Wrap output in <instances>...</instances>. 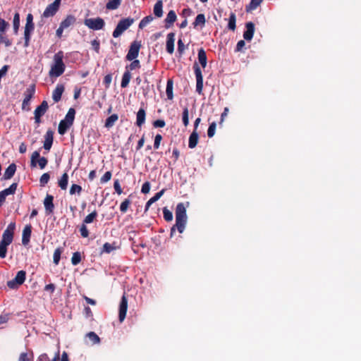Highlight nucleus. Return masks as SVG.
Masks as SVG:
<instances>
[{
	"mask_svg": "<svg viewBox=\"0 0 361 361\" xmlns=\"http://www.w3.org/2000/svg\"><path fill=\"white\" fill-rule=\"evenodd\" d=\"M116 246L114 244L109 243H105L103 245L102 252L106 253H110L113 250H116Z\"/></svg>",
	"mask_w": 361,
	"mask_h": 361,
	"instance_id": "864d4df0",
	"label": "nucleus"
},
{
	"mask_svg": "<svg viewBox=\"0 0 361 361\" xmlns=\"http://www.w3.org/2000/svg\"><path fill=\"white\" fill-rule=\"evenodd\" d=\"M75 22H76V18L74 16L68 15L66 17V18L61 22L60 25L63 28L67 29L70 26L73 25L75 23Z\"/></svg>",
	"mask_w": 361,
	"mask_h": 361,
	"instance_id": "5701e85b",
	"label": "nucleus"
},
{
	"mask_svg": "<svg viewBox=\"0 0 361 361\" xmlns=\"http://www.w3.org/2000/svg\"><path fill=\"white\" fill-rule=\"evenodd\" d=\"M97 216V212L96 210H94L92 212L89 214L85 218L83 219L82 224H87L94 221V220Z\"/></svg>",
	"mask_w": 361,
	"mask_h": 361,
	"instance_id": "a19ab883",
	"label": "nucleus"
},
{
	"mask_svg": "<svg viewBox=\"0 0 361 361\" xmlns=\"http://www.w3.org/2000/svg\"><path fill=\"white\" fill-rule=\"evenodd\" d=\"M18 187L17 183H13L8 188L3 190V192L6 195L15 194Z\"/></svg>",
	"mask_w": 361,
	"mask_h": 361,
	"instance_id": "37998d69",
	"label": "nucleus"
},
{
	"mask_svg": "<svg viewBox=\"0 0 361 361\" xmlns=\"http://www.w3.org/2000/svg\"><path fill=\"white\" fill-rule=\"evenodd\" d=\"M135 19L132 18H126L121 19L117 24L113 32V37L117 38L121 36L126 30H128L134 23Z\"/></svg>",
	"mask_w": 361,
	"mask_h": 361,
	"instance_id": "7ed1b4c3",
	"label": "nucleus"
},
{
	"mask_svg": "<svg viewBox=\"0 0 361 361\" xmlns=\"http://www.w3.org/2000/svg\"><path fill=\"white\" fill-rule=\"evenodd\" d=\"M164 190L157 192L152 197H151L146 203L145 211H147L152 204L157 202L164 194Z\"/></svg>",
	"mask_w": 361,
	"mask_h": 361,
	"instance_id": "c85d7f7f",
	"label": "nucleus"
},
{
	"mask_svg": "<svg viewBox=\"0 0 361 361\" xmlns=\"http://www.w3.org/2000/svg\"><path fill=\"white\" fill-rule=\"evenodd\" d=\"M35 30V24H25L24 27V47H27L30 45L31 35Z\"/></svg>",
	"mask_w": 361,
	"mask_h": 361,
	"instance_id": "4468645a",
	"label": "nucleus"
},
{
	"mask_svg": "<svg viewBox=\"0 0 361 361\" xmlns=\"http://www.w3.org/2000/svg\"><path fill=\"white\" fill-rule=\"evenodd\" d=\"M25 271L20 270L17 272L16 277L13 280L8 281L7 282V286L11 289L18 288L19 286L22 285L25 282Z\"/></svg>",
	"mask_w": 361,
	"mask_h": 361,
	"instance_id": "6e6552de",
	"label": "nucleus"
},
{
	"mask_svg": "<svg viewBox=\"0 0 361 361\" xmlns=\"http://www.w3.org/2000/svg\"><path fill=\"white\" fill-rule=\"evenodd\" d=\"M59 7L60 6L54 2L49 4L44 11L42 18H48L54 16L58 12Z\"/></svg>",
	"mask_w": 361,
	"mask_h": 361,
	"instance_id": "f8f14e48",
	"label": "nucleus"
},
{
	"mask_svg": "<svg viewBox=\"0 0 361 361\" xmlns=\"http://www.w3.org/2000/svg\"><path fill=\"white\" fill-rule=\"evenodd\" d=\"M122 0H110L106 4V8L108 10H116L121 4Z\"/></svg>",
	"mask_w": 361,
	"mask_h": 361,
	"instance_id": "e433bc0d",
	"label": "nucleus"
},
{
	"mask_svg": "<svg viewBox=\"0 0 361 361\" xmlns=\"http://www.w3.org/2000/svg\"><path fill=\"white\" fill-rule=\"evenodd\" d=\"M15 230L16 223L11 222L4 231L1 241L10 245L13 242Z\"/></svg>",
	"mask_w": 361,
	"mask_h": 361,
	"instance_id": "1a4fd4ad",
	"label": "nucleus"
},
{
	"mask_svg": "<svg viewBox=\"0 0 361 361\" xmlns=\"http://www.w3.org/2000/svg\"><path fill=\"white\" fill-rule=\"evenodd\" d=\"M149 190H150V183H149V182L147 181L142 184V188H141V192L143 194H147L149 192Z\"/></svg>",
	"mask_w": 361,
	"mask_h": 361,
	"instance_id": "338daca9",
	"label": "nucleus"
},
{
	"mask_svg": "<svg viewBox=\"0 0 361 361\" xmlns=\"http://www.w3.org/2000/svg\"><path fill=\"white\" fill-rule=\"evenodd\" d=\"M245 27L243 38L247 41H251L255 33V24L252 22H248L245 24Z\"/></svg>",
	"mask_w": 361,
	"mask_h": 361,
	"instance_id": "a211bd4d",
	"label": "nucleus"
},
{
	"mask_svg": "<svg viewBox=\"0 0 361 361\" xmlns=\"http://www.w3.org/2000/svg\"><path fill=\"white\" fill-rule=\"evenodd\" d=\"M54 197L51 195L47 194L44 200V206L45 209V213L47 215L53 214L54 210Z\"/></svg>",
	"mask_w": 361,
	"mask_h": 361,
	"instance_id": "2eb2a0df",
	"label": "nucleus"
},
{
	"mask_svg": "<svg viewBox=\"0 0 361 361\" xmlns=\"http://www.w3.org/2000/svg\"><path fill=\"white\" fill-rule=\"evenodd\" d=\"M48 160L44 157H40L39 151H35L32 152L30 158V166L35 168L38 164L39 168L43 169L47 165Z\"/></svg>",
	"mask_w": 361,
	"mask_h": 361,
	"instance_id": "20e7f679",
	"label": "nucleus"
},
{
	"mask_svg": "<svg viewBox=\"0 0 361 361\" xmlns=\"http://www.w3.org/2000/svg\"><path fill=\"white\" fill-rule=\"evenodd\" d=\"M111 80H112L111 74H107L106 75L104 76L103 82H104L106 88L109 87Z\"/></svg>",
	"mask_w": 361,
	"mask_h": 361,
	"instance_id": "0e129e2a",
	"label": "nucleus"
},
{
	"mask_svg": "<svg viewBox=\"0 0 361 361\" xmlns=\"http://www.w3.org/2000/svg\"><path fill=\"white\" fill-rule=\"evenodd\" d=\"M263 0H251L249 5L247 6V11L256 9Z\"/></svg>",
	"mask_w": 361,
	"mask_h": 361,
	"instance_id": "8fccbe9b",
	"label": "nucleus"
},
{
	"mask_svg": "<svg viewBox=\"0 0 361 361\" xmlns=\"http://www.w3.org/2000/svg\"><path fill=\"white\" fill-rule=\"evenodd\" d=\"M93 49L98 54L100 49V42L98 39H94L91 42Z\"/></svg>",
	"mask_w": 361,
	"mask_h": 361,
	"instance_id": "69168bd1",
	"label": "nucleus"
},
{
	"mask_svg": "<svg viewBox=\"0 0 361 361\" xmlns=\"http://www.w3.org/2000/svg\"><path fill=\"white\" fill-rule=\"evenodd\" d=\"M112 173L111 171H106L103 176L100 178V183L102 184L106 183L109 181L111 178Z\"/></svg>",
	"mask_w": 361,
	"mask_h": 361,
	"instance_id": "13d9d810",
	"label": "nucleus"
},
{
	"mask_svg": "<svg viewBox=\"0 0 361 361\" xmlns=\"http://www.w3.org/2000/svg\"><path fill=\"white\" fill-rule=\"evenodd\" d=\"M32 225L27 224L25 226L22 233V244L25 246L27 245L30 240L32 233Z\"/></svg>",
	"mask_w": 361,
	"mask_h": 361,
	"instance_id": "dca6fc26",
	"label": "nucleus"
},
{
	"mask_svg": "<svg viewBox=\"0 0 361 361\" xmlns=\"http://www.w3.org/2000/svg\"><path fill=\"white\" fill-rule=\"evenodd\" d=\"M75 110L73 108H70L63 120L68 121V123L73 124V121L75 119Z\"/></svg>",
	"mask_w": 361,
	"mask_h": 361,
	"instance_id": "ea45409f",
	"label": "nucleus"
},
{
	"mask_svg": "<svg viewBox=\"0 0 361 361\" xmlns=\"http://www.w3.org/2000/svg\"><path fill=\"white\" fill-rule=\"evenodd\" d=\"M84 24L93 30H102L105 25L104 20L100 17L96 18H86L84 20Z\"/></svg>",
	"mask_w": 361,
	"mask_h": 361,
	"instance_id": "0eeeda50",
	"label": "nucleus"
},
{
	"mask_svg": "<svg viewBox=\"0 0 361 361\" xmlns=\"http://www.w3.org/2000/svg\"><path fill=\"white\" fill-rule=\"evenodd\" d=\"M16 171V165L13 163L11 164L5 170L4 173L2 177V180H9L11 179L15 174Z\"/></svg>",
	"mask_w": 361,
	"mask_h": 361,
	"instance_id": "4be33fe9",
	"label": "nucleus"
},
{
	"mask_svg": "<svg viewBox=\"0 0 361 361\" xmlns=\"http://www.w3.org/2000/svg\"><path fill=\"white\" fill-rule=\"evenodd\" d=\"M185 49V46L183 40L181 39H179L178 40V52L180 56H181L183 54Z\"/></svg>",
	"mask_w": 361,
	"mask_h": 361,
	"instance_id": "bf43d9fd",
	"label": "nucleus"
},
{
	"mask_svg": "<svg viewBox=\"0 0 361 361\" xmlns=\"http://www.w3.org/2000/svg\"><path fill=\"white\" fill-rule=\"evenodd\" d=\"M193 68L196 78V91L200 94L203 89V76L202 71L197 63H194Z\"/></svg>",
	"mask_w": 361,
	"mask_h": 361,
	"instance_id": "9b49d317",
	"label": "nucleus"
},
{
	"mask_svg": "<svg viewBox=\"0 0 361 361\" xmlns=\"http://www.w3.org/2000/svg\"><path fill=\"white\" fill-rule=\"evenodd\" d=\"M73 124L65 120H61L59 124L58 132L60 135H64Z\"/></svg>",
	"mask_w": 361,
	"mask_h": 361,
	"instance_id": "393cba45",
	"label": "nucleus"
},
{
	"mask_svg": "<svg viewBox=\"0 0 361 361\" xmlns=\"http://www.w3.org/2000/svg\"><path fill=\"white\" fill-rule=\"evenodd\" d=\"M81 262V253L80 252H75L73 254L71 258V263L73 265H78Z\"/></svg>",
	"mask_w": 361,
	"mask_h": 361,
	"instance_id": "09e8293b",
	"label": "nucleus"
},
{
	"mask_svg": "<svg viewBox=\"0 0 361 361\" xmlns=\"http://www.w3.org/2000/svg\"><path fill=\"white\" fill-rule=\"evenodd\" d=\"M82 190V188L80 185H77V184H73L71 186L69 193L71 195H75V194H77L78 195H80Z\"/></svg>",
	"mask_w": 361,
	"mask_h": 361,
	"instance_id": "a18cd8bd",
	"label": "nucleus"
},
{
	"mask_svg": "<svg viewBox=\"0 0 361 361\" xmlns=\"http://www.w3.org/2000/svg\"><path fill=\"white\" fill-rule=\"evenodd\" d=\"M131 79V74L130 72L128 71H125L123 73V75L122 76V80L121 82V87L122 88H126L128 86L130 80Z\"/></svg>",
	"mask_w": 361,
	"mask_h": 361,
	"instance_id": "7c9ffc66",
	"label": "nucleus"
},
{
	"mask_svg": "<svg viewBox=\"0 0 361 361\" xmlns=\"http://www.w3.org/2000/svg\"><path fill=\"white\" fill-rule=\"evenodd\" d=\"M9 244L0 241V258H5Z\"/></svg>",
	"mask_w": 361,
	"mask_h": 361,
	"instance_id": "3c124183",
	"label": "nucleus"
},
{
	"mask_svg": "<svg viewBox=\"0 0 361 361\" xmlns=\"http://www.w3.org/2000/svg\"><path fill=\"white\" fill-rule=\"evenodd\" d=\"M173 80L171 79H169L167 80V83H166V93L167 95V98L170 100L173 99Z\"/></svg>",
	"mask_w": 361,
	"mask_h": 361,
	"instance_id": "72a5a7b5",
	"label": "nucleus"
},
{
	"mask_svg": "<svg viewBox=\"0 0 361 361\" xmlns=\"http://www.w3.org/2000/svg\"><path fill=\"white\" fill-rule=\"evenodd\" d=\"M146 112L142 108H140L137 113L136 125L141 127L145 122Z\"/></svg>",
	"mask_w": 361,
	"mask_h": 361,
	"instance_id": "b1692460",
	"label": "nucleus"
},
{
	"mask_svg": "<svg viewBox=\"0 0 361 361\" xmlns=\"http://www.w3.org/2000/svg\"><path fill=\"white\" fill-rule=\"evenodd\" d=\"M141 47H142L141 41H137V40L133 41L130 45L129 50L126 56V59L127 61H133V60L137 59Z\"/></svg>",
	"mask_w": 361,
	"mask_h": 361,
	"instance_id": "39448f33",
	"label": "nucleus"
},
{
	"mask_svg": "<svg viewBox=\"0 0 361 361\" xmlns=\"http://www.w3.org/2000/svg\"><path fill=\"white\" fill-rule=\"evenodd\" d=\"M198 61L203 68L206 67L207 63V58L206 51L203 48H200L198 50Z\"/></svg>",
	"mask_w": 361,
	"mask_h": 361,
	"instance_id": "cd10ccee",
	"label": "nucleus"
},
{
	"mask_svg": "<svg viewBox=\"0 0 361 361\" xmlns=\"http://www.w3.org/2000/svg\"><path fill=\"white\" fill-rule=\"evenodd\" d=\"M182 121L185 127L189 124V111L188 107H185L182 114Z\"/></svg>",
	"mask_w": 361,
	"mask_h": 361,
	"instance_id": "de8ad7c7",
	"label": "nucleus"
},
{
	"mask_svg": "<svg viewBox=\"0 0 361 361\" xmlns=\"http://www.w3.org/2000/svg\"><path fill=\"white\" fill-rule=\"evenodd\" d=\"M54 140V132L51 130H48L44 135V141L43 147L45 150L49 152L51 148Z\"/></svg>",
	"mask_w": 361,
	"mask_h": 361,
	"instance_id": "f3484780",
	"label": "nucleus"
},
{
	"mask_svg": "<svg viewBox=\"0 0 361 361\" xmlns=\"http://www.w3.org/2000/svg\"><path fill=\"white\" fill-rule=\"evenodd\" d=\"M68 175L67 174V173H64L58 181L59 187L61 190H66L67 187H68Z\"/></svg>",
	"mask_w": 361,
	"mask_h": 361,
	"instance_id": "2f4dec72",
	"label": "nucleus"
},
{
	"mask_svg": "<svg viewBox=\"0 0 361 361\" xmlns=\"http://www.w3.org/2000/svg\"><path fill=\"white\" fill-rule=\"evenodd\" d=\"M35 92V85H32L24 92V99L22 104V109L23 110H30V103L31 99L33 97Z\"/></svg>",
	"mask_w": 361,
	"mask_h": 361,
	"instance_id": "9d476101",
	"label": "nucleus"
},
{
	"mask_svg": "<svg viewBox=\"0 0 361 361\" xmlns=\"http://www.w3.org/2000/svg\"><path fill=\"white\" fill-rule=\"evenodd\" d=\"M162 139H163V137H162L161 135H160V134L156 135V136L154 137V148L155 149H157L159 148Z\"/></svg>",
	"mask_w": 361,
	"mask_h": 361,
	"instance_id": "680f3d73",
	"label": "nucleus"
},
{
	"mask_svg": "<svg viewBox=\"0 0 361 361\" xmlns=\"http://www.w3.org/2000/svg\"><path fill=\"white\" fill-rule=\"evenodd\" d=\"M176 19H177V16L176 14V12L173 10L170 11L168 13L166 18L164 20L165 27L166 29L171 27L173 25V23L176 22Z\"/></svg>",
	"mask_w": 361,
	"mask_h": 361,
	"instance_id": "412c9836",
	"label": "nucleus"
},
{
	"mask_svg": "<svg viewBox=\"0 0 361 361\" xmlns=\"http://www.w3.org/2000/svg\"><path fill=\"white\" fill-rule=\"evenodd\" d=\"M175 33L170 32L167 35L166 49V51L172 54L174 51Z\"/></svg>",
	"mask_w": 361,
	"mask_h": 361,
	"instance_id": "6ab92c4d",
	"label": "nucleus"
},
{
	"mask_svg": "<svg viewBox=\"0 0 361 361\" xmlns=\"http://www.w3.org/2000/svg\"><path fill=\"white\" fill-rule=\"evenodd\" d=\"M64 90L65 88L63 85L58 84L56 85V88L52 92V99L54 101V102H59L61 100Z\"/></svg>",
	"mask_w": 361,
	"mask_h": 361,
	"instance_id": "aec40b11",
	"label": "nucleus"
},
{
	"mask_svg": "<svg viewBox=\"0 0 361 361\" xmlns=\"http://www.w3.org/2000/svg\"><path fill=\"white\" fill-rule=\"evenodd\" d=\"M59 360L60 355L59 351H58L51 360H49L48 355L46 353H42L37 357L36 361H59Z\"/></svg>",
	"mask_w": 361,
	"mask_h": 361,
	"instance_id": "f704fd0d",
	"label": "nucleus"
},
{
	"mask_svg": "<svg viewBox=\"0 0 361 361\" xmlns=\"http://www.w3.org/2000/svg\"><path fill=\"white\" fill-rule=\"evenodd\" d=\"M166 126V123L162 119H158L153 122V126L154 128H164Z\"/></svg>",
	"mask_w": 361,
	"mask_h": 361,
	"instance_id": "774afa93",
	"label": "nucleus"
},
{
	"mask_svg": "<svg viewBox=\"0 0 361 361\" xmlns=\"http://www.w3.org/2000/svg\"><path fill=\"white\" fill-rule=\"evenodd\" d=\"M236 16L234 13H231L229 16L228 28L232 31H234L236 28L235 25Z\"/></svg>",
	"mask_w": 361,
	"mask_h": 361,
	"instance_id": "4c0bfd02",
	"label": "nucleus"
},
{
	"mask_svg": "<svg viewBox=\"0 0 361 361\" xmlns=\"http://www.w3.org/2000/svg\"><path fill=\"white\" fill-rule=\"evenodd\" d=\"M62 252H63L62 247H57L54 250V255H53V262L56 265L59 264L60 259H61V255Z\"/></svg>",
	"mask_w": 361,
	"mask_h": 361,
	"instance_id": "79ce46f5",
	"label": "nucleus"
},
{
	"mask_svg": "<svg viewBox=\"0 0 361 361\" xmlns=\"http://www.w3.org/2000/svg\"><path fill=\"white\" fill-rule=\"evenodd\" d=\"M50 175L49 173H43L39 178V183L41 186H44L49 180Z\"/></svg>",
	"mask_w": 361,
	"mask_h": 361,
	"instance_id": "6e6d98bb",
	"label": "nucleus"
},
{
	"mask_svg": "<svg viewBox=\"0 0 361 361\" xmlns=\"http://www.w3.org/2000/svg\"><path fill=\"white\" fill-rule=\"evenodd\" d=\"M80 233L82 237L87 238L89 236V231L85 224H82L80 228Z\"/></svg>",
	"mask_w": 361,
	"mask_h": 361,
	"instance_id": "e2e57ef3",
	"label": "nucleus"
},
{
	"mask_svg": "<svg viewBox=\"0 0 361 361\" xmlns=\"http://www.w3.org/2000/svg\"><path fill=\"white\" fill-rule=\"evenodd\" d=\"M64 57L63 52L59 51L54 56V64L51 66L49 75L51 78H58L61 76L65 71L66 66L63 61Z\"/></svg>",
	"mask_w": 361,
	"mask_h": 361,
	"instance_id": "f03ea898",
	"label": "nucleus"
},
{
	"mask_svg": "<svg viewBox=\"0 0 361 361\" xmlns=\"http://www.w3.org/2000/svg\"><path fill=\"white\" fill-rule=\"evenodd\" d=\"M154 14L157 18H161L163 16V1L158 0L154 6Z\"/></svg>",
	"mask_w": 361,
	"mask_h": 361,
	"instance_id": "bb28decb",
	"label": "nucleus"
},
{
	"mask_svg": "<svg viewBox=\"0 0 361 361\" xmlns=\"http://www.w3.org/2000/svg\"><path fill=\"white\" fill-rule=\"evenodd\" d=\"M13 32L17 35L18 32V30L20 27V14L18 12H16L13 16Z\"/></svg>",
	"mask_w": 361,
	"mask_h": 361,
	"instance_id": "c9c22d12",
	"label": "nucleus"
},
{
	"mask_svg": "<svg viewBox=\"0 0 361 361\" xmlns=\"http://www.w3.org/2000/svg\"><path fill=\"white\" fill-rule=\"evenodd\" d=\"M130 61H131V63L129 65H127L126 66V71H128L130 72V71H133V70L138 69L140 68L141 66H140V62L139 60L135 59Z\"/></svg>",
	"mask_w": 361,
	"mask_h": 361,
	"instance_id": "58836bf2",
	"label": "nucleus"
},
{
	"mask_svg": "<svg viewBox=\"0 0 361 361\" xmlns=\"http://www.w3.org/2000/svg\"><path fill=\"white\" fill-rule=\"evenodd\" d=\"M216 124L215 122H212L208 128L207 135L209 137H212L215 134Z\"/></svg>",
	"mask_w": 361,
	"mask_h": 361,
	"instance_id": "4d7b16f0",
	"label": "nucleus"
},
{
	"mask_svg": "<svg viewBox=\"0 0 361 361\" xmlns=\"http://www.w3.org/2000/svg\"><path fill=\"white\" fill-rule=\"evenodd\" d=\"M154 18L149 15L143 18L139 23V28L143 29L147 24L153 20Z\"/></svg>",
	"mask_w": 361,
	"mask_h": 361,
	"instance_id": "49530a36",
	"label": "nucleus"
},
{
	"mask_svg": "<svg viewBox=\"0 0 361 361\" xmlns=\"http://www.w3.org/2000/svg\"><path fill=\"white\" fill-rule=\"evenodd\" d=\"M175 215L176 224L171 228V237H172L176 232V228H177L180 233H182L185 230L188 218L184 203L180 202L176 205Z\"/></svg>",
	"mask_w": 361,
	"mask_h": 361,
	"instance_id": "f257e3e1",
	"label": "nucleus"
},
{
	"mask_svg": "<svg viewBox=\"0 0 361 361\" xmlns=\"http://www.w3.org/2000/svg\"><path fill=\"white\" fill-rule=\"evenodd\" d=\"M118 116L116 114H114L109 116L104 123V126L107 128H111L115 125V123L118 121Z\"/></svg>",
	"mask_w": 361,
	"mask_h": 361,
	"instance_id": "c756f323",
	"label": "nucleus"
},
{
	"mask_svg": "<svg viewBox=\"0 0 361 361\" xmlns=\"http://www.w3.org/2000/svg\"><path fill=\"white\" fill-rule=\"evenodd\" d=\"M131 204V201L129 199H126L123 201L120 205V211L124 214L127 212L128 207Z\"/></svg>",
	"mask_w": 361,
	"mask_h": 361,
	"instance_id": "603ef678",
	"label": "nucleus"
},
{
	"mask_svg": "<svg viewBox=\"0 0 361 361\" xmlns=\"http://www.w3.org/2000/svg\"><path fill=\"white\" fill-rule=\"evenodd\" d=\"M33 355H31L30 357L27 353H21L18 361H32Z\"/></svg>",
	"mask_w": 361,
	"mask_h": 361,
	"instance_id": "052dcab7",
	"label": "nucleus"
},
{
	"mask_svg": "<svg viewBox=\"0 0 361 361\" xmlns=\"http://www.w3.org/2000/svg\"><path fill=\"white\" fill-rule=\"evenodd\" d=\"M86 336L90 339L92 344H97L100 342L99 337L93 331L87 333Z\"/></svg>",
	"mask_w": 361,
	"mask_h": 361,
	"instance_id": "c03bdc74",
	"label": "nucleus"
},
{
	"mask_svg": "<svg viewBox=\"0 0 361 361\" xmlns=\"http://www.w3.org/2000/svg\"><path fill=\"white\" fill-rule=\"evenodd\" d=\"M163 216H164V220L166 221H171L173 220V214L166 207H164L163 209Z\"/></svg>",
	"mask_w": 361,
	"mask_h": 361,
	"instance_id": "5fc2aeb1",
	"label": "nucleus"
},
{
	"mask_svg": "<svg viewBox=\"0 0 361 361\" xmlns=\"http://www.w3.org/2000/svg\"><path fill=\"white\" fill-rule=\"evenodd\" d=\"M128 310V300L125 295H123L121 298L120 305H119V313L118 318L120 322H123L126 318V312Z\"/></svg>",
	"mask_w": 361,
	"mask_h": 361,
	"instance_id": "ddd939ff",
	"label": "nucleus"
},
{
	"mask_svg": "<svg viewBox=\"0 0 361 361\" xmlns=\"http://www.w3.org/2000/svg\"><path fill=\"white\" fill-rule=\"evenodd\" d=\"M206 20L204 15L203 13H200L196 16L195 21L193 22V26L195 27L197 26L203 27L204 26Z\"/></svg>",
	"mask_w": 361,
	"mask_h": 361,
	"instance_id": "473e14b6",
	"label": "nucleus"
},
{
	"mask_svg": "<svg viewBox=\"0 0 361 361\" xmlns=\"http://www.w3.org/2000/svg\"><path fill=\"white\" fill-rule=\"evenodd\" d=\"M199 135L195 130L190 134L188 141V147L190 149L195 148L198 142Z\"/></svg>",
	"mask_w": 361,
	"mask_h": 361,
	"instance_id": "a878e982",
	"label": "nucleus"
},
{
	"mask_svg": "<svg viewBox=\"0 0 361 361\" xmlns=\"http://www.w3.org/2000/svg\"><path fill=\"white\" fill-rule=\"evenodd\" d=\"M49 109V105L47 101L44 100L37 106L34 111L35 123L39 126L42 123V116H43Z\"/></svg>",
	"mask_w": 361,
	"mask_h": 361,
	"instance_id": "423d86ee",
	"label": "nucleus"
}]
</instances>
